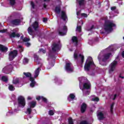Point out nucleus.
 I'll return each mask as SVG.
<instances>
[{"mask_svg": "<svg viewBox=\"0 0 124 124\" xmlns=\"http://www.w3.org/2000/svg\"><path fill=\"white\" fill-rule=\"evenodd\" d=\"M21 79L20 78L14 77L13 79V84L17 85V84H19L21 82Z\"/></svg>", "mask_w": 124, "mask_h": 124, "instance_id": "ddd939ff", "label": "nucleus"}, {"mask_svg": "<svg viewBox=\"0 0 124 124\" xmlns=\"http://www.w3.org/2000/svg\"><path fill=\"white\" fill-rule=\"evenodd\" d=\"M67 32V28H66V26H64L59 30V33L60 35L63 36V35H65V34H66Z\"/></svg>", "mask_w": 124, "mask_h": 124, "instance_id": "9d476101", "label": "nucleus"}, {"mask_svg": "<svg viewBox=\"0 0 124 124\" xmlns=\"http://www.w3.org/2000/svg\"><path fill=\"white\" fill-rule=\"evenodd\" d=\"M23 74L26 76V77H31V74L30 73H23Z\"/></svg>", "mask_w": 124, "mask_h": 124, "instance_id": "72a5a7b5", "label": "nucleus"}, {"mask_svg": "<svg viewBox=\"0 0 124 124\" xmlns=\"http://www.w3.org/2000/svg\"><path fill=\"white\" fill-rule=\"evenodd\" d=\"M55 11L56 13H58V14L60 13V12L61 11V8H60V6L56 7L55 8Z\"/></svg>", "mask_w": 124, "mask_h": 124, "instance_id": "2f4dec72", "label": "nucleus"}, {"mask_svg": "<svg viewBox=\"0 0 124 124\" xmlns=\"http://www.w3.org/2000/svg\"><path fill=\"white\" fill-rule=\"evenodd\" d=\"M116 9V7H112L111 8V10L113 11L115 10Z\"/></svg>", "mask_w": 124, "mask_h": 124, "instance_id": "13d9d810", "label": "nucleus"}, {"mask_svg": "<svg viewBox=\"0 0 124 124\" xmlns=\"http://www.w3.org/2000/svg\"><path fill=\"white\" fill-rule=\"evenodd\" d=\"M77 2H78L80 6H82V5H84L86 3V1H85V0H77Z\"/></svg>", "mask_w": 124, "mask_h": 124, "instance_id": "412c9836", "label": "nucleus"}, {"mask_svg": "<svg viewBox=\"0 0 124 124\" xmlns=\"http://www.w3.org/2000/svg\"><path fill=\"white\" fill-rule=\"evenodd\" d=\"M120 78H122V79H124V77H122L121 76H119Z\"/></svg>", "mask_w": 124, "mask_h": 124, "instance_id": "680f3d73", "label": "nucleus"}, {"mask_svg": "<svg viewBox=\"0 0 124 124\" xmlns=\"http://www.w3.org/2000/svg\"><path fill=\"white\" fill-rule=\"evenodd\" d=\"M81 25H83V21L81 20L80 21L78 22V27L77 28V31H78L79 32L81 31V26H80V24H81Z\"/></svg>", "mask_w": 124, "mask_h": 124, "instance_id": "6ab92c4d", "label": "nucleus"}, {"mask_svg": "<svg viewBox=\"0 0 124 124\" xmlns=\"http://www.w3.org/2000/svg\"><path fill=\"white\" fill-rule=\"evenodd\" d=\"M84 80H85V78H83V77H81V78H79V83L81 84V82H82V81H84ZM79 84V86L81 85V84ZM80 88L81 89H82L81 88V86H80Z\"/></svg>", "mask_w": 124, "mask_h": 124, "instance_id": "c9c22d12", "label": "nucleus"}, {"mask_svg": "<svg viewBox=\"0 0 124 124\" xmlns=\"http://www.w3.org/2000/svg\"><path fill=\"white\" fill-rule=\"evenodd\" d=\"M115 104L113 103L111 105H110V112H113V108L114 107V105Z\"/></svg>", "mask_w": 124, "mask_h": 124, "instance_id": "79ce46f5", "label": "nucleus"}, {"mask_svg": "<svg viewBox=\"0 0 124 124\" xmlns=\"http://www.w3.org/2000/svg\"><path fill=\"white\" fill-rule=\"evenodd\" d=\"M93 101H98L99 100V99L98 97H95L94 98H92Z\"/></svg>", "mask_w": 124, "mask_h": 124, "instance_id": "ea45409f", "label": "nucleus"}, {"mask_svg": "<svg viewBox=\"0 0 124 124\" xmlns=\"http://www.w3.org/2000/svg\"><path fill=\"white\" fill-rule=\"evenodd\" d=\"M37 100H40V99H42L44 102H47V99L46 98H44L43 96H38L36 97Z\"/></svg>", "mask_w": 124, "mask_h": 124, "instance_id": "b1692460", "label": "nucleus"}, {"mask_svg": "<svg viewBox=\"0 0 124 124\" xmlns=\"http://www.w3.org/2000/svg\"><path fill=\"white\" fill-rule=\"evenodd\" d=\"M30 81L31 82L30 83V86L31 88H33V87L35 86V84H36V83L35 82V81H34V79H33L32 78H30Z\"/></svg>", "mask_w": 124, "mask_h": 124, "instance_id": "f3484780", "label": "nucleus"}, {"mask_svg": "<svg viewBox=\"0 0 124 124\" xmlns=\"http://www.w3.org/2000/svg\"><path fill=\"white\" fill-rule=\"evenodd\" d=\"M18 104L19 107H25L26 100L23 96H19L18 98Z\"/></svg>", "mask_w": 124, "mask_h": 124, "instance_id": "20e7f679", "label": "nucleus"}, {"mask_svg": "<svg viewBox=\"0 0 124 124\" xmlns=\"http://www.w3.org/2000/svg\"><path fill=\"white\" fill-rule=\"evenodd\" d=\"M123 58H124V51H123L122 53Z\"/></svg>", "mask_w": 124, "mask_h": 124, "instance_id": "bf43d9fd", "label": "nucleus"}, {"mask_svg": "<svg viewBox=\"0 0 124 124\" xmlns=\"http://www.w3.org/2000/svg\"><path fill=\"white\" fill-rule=\"evenodd\" d=\"M113 27H116V24L113 21H108L106 22L104 26L106 31H112Z\"/></svg>", "mask_w": 124, "mask_h": 124, "instance_id": "f03ea898", "label": "nucleus"}, {"mask_svg": "<svg viewBox=\"0 0 124 124\" xmlns=\"http://www.w3.org/2000/svg\"><path fill=\"white\" fill-rule=\"evenodd\" d=\"M8 1L12 6L14 5L16 3L15 0H8Z\"/></svg>", "mask_w": 124, "mask_h": 124, "instance_id": "7c9ffc66", "label": "nucleus"}, {"mask_svg": "<svg viewBox=\"0 0 124 124\" xmlns=\"http://www.w3.org/2000/svg\"><path fill=\"white\" fill-rule=\"evenodd\" d=\"M91 88V83L90 82L84 83L83 85V89H90Z\"/></svg>", "mask_w": 124, "mask_h": 124, "instance_id": "aec40b11", "label": "nucleus"}, {"mask_svg": "<svg viewBox=\"0 0 124 124\" xmlns=\"http://www.w3.org/2000/svg\"><path fill=\"white\" fill-rule=\"evenodd\" d=\"M8 89L9 91H15V87L13 86L12 85H9Z\"/></svg>", "mask_w": 124, "mask_h": 124, "instance_id": "c756f323", "label": "nucleus"}, {"mask_svg": "<svg viewBox=\"0 0 124 124\" xmlns=\"http://www.w3.org/2000/svg\"><path fill=\"white\" fill-rule=\"evenodd\" d=\"M87 108V105L85 103H83L81 107V113H84L86 111V109Z\"/></svg>", "mask_w": 124, "mask_h": 124, "instance_id": "a211bd4d", "label": "nucleus"}, {"mask_svg": "<svg viewBox=\"0 0 124 124\" xmlns=\"http://www.w3.org/2000/svg\"><path fill=\"white\" fill-rule=\"evenodd\" d=\"M39 52L40 53H43V54H45V53H46V51L43 49H40Z\"/></svg>", "mask_w": 124, "mask_h": 124, "instance_id": "a19ab883", "label": "nucleus"}, {"mask_svg": "<svg viewBox=\"0 0 124 124\" xmlns=\"http://www.w3.org/2000/svg\"><path fill=\"white\" fill-rule=\"evenodd\" d=\"M116 65H117V62L116 61H114L109 65V73H112V72L115 70V68H116Z\"/></svg>", "mask_w": 124, "mask_h": 124, "instance_id": "9b49d317", "label": "nucleus"}, {"mask_svg": "<svg viewBox=\"0 0 124 124\" xmlns=\"http://www.w3.org/2000/svg\"><path fill=\"white\" fill-rule=\"evenodd\" d=\"M21 21L20 20V19H16L12 21V24H13V25H19V24H20Z\"/></svg>", "mask_w": 124, "mask_h": 124, "instance_id": "393cba45", "label": "nucleus"}, {"mask_svg": "<svg viewBox=\"0 0 124 124\" xmlns=\"http://www.w3.org/2000/svg\"><path fill=\"white\" fill-rule=\"evenodd\" d=\"M6 31V30H0V32H2V33L3 32H5Z\"/></svg>", "mask_w": 124, "mask_h": 124, "instance_id": "3c124183", "label": "nucleus"}, {"mask_svg": "<svg viewBox=\"0 0 124 124\" xmlns=\"http://www.w3.org/2000/svg\"><path fill=\"white\" fill-rule=\"evenodd\" d=\"M15 112H17V110L16 109L15 110Z\"/></svg>", "mask_w": 124, "mask_h": 124, "instance_id": "774afa93", "label": "nucleus"}, {"mask_svg": "<svg viewBox=\"0 0 124 124\" xmlns=\"http://www.w3.org/2000/svg\"><path fill=\"white\" fill-rule=\"evenodd\" d=\"M83 93L84 95H87L90 93V91H88L87 89H84Z\"/></svg>", "mask_w": 124, "mask_h": 124, "instance_id": "c85d7f7f", "label": "nucleus"}, {"mask_svg": "<svg viewBox=\"0 0 124 124\" xmlns=\"http://www.w3.org/2000/svg\"><path fill=\"white\" fill-rule=\"evenodd\" d=\"M28 99H29V100L31 99V97L29 96V97H28Z\"/></svg>", "mask_w": 124, "mask_h": 124, "instance_id": "052dcab7", "label": "nucleus"}, {"mask_svg": "<svg viewBox=\"0 0 124 124\" xmlns=\"http://www.w3.org/2000/svg\"><path fill=\"white\" fill-rule=\"evenodd\" d=\"M36 104V102L33 101L29 103V105L31 108H33Z\"/></svg>", "mask_w": 124, "mask_h": 124, "instance_id": "a878e982", "label": "nucleus"}, {"mask_svg": "<svg viewBox=\"0 0 124 124\" xmlns=\"http://www.w3.org/2000/svg\"><path fill=\"white\" fill-rule=\"evenodd\" d=\"M23 63H24V64H26V63H28V62H29V59L27 58H24L23 59Z\"/></svg>", "mask_w": 124, "mask_h": 124, "instance_id": "e433bc0d", "label": "nucleus"}, {"mask_svg": "<svg viewBox=\"0 0 124 124\" xmlns=\"http://www.w3.org/2000/svg\"><path fill=\"white\" fill-rule=\"evenodd\" d=\"M28 31L29 34H31V35L32 34V29H31V27H30L28 28Z\"/></svg>", "mask_w": 124, "mask_h": 124, "instance_id": "473e14b6", "label": "nucleus"}, {"mask_svg": "<svg viewBox=\"0 0 124 124\" xmlns=\"http://www.w3.org/2000/svg\"><path fill=\"white\" fill-rule=\"evenodd\" d=\"M110 54H105L103 53H100L98 56V60H99V63L101 65H107L108 63V59L110 58Z\"/></svg>", "mask_w": 124, "mask_h": 124, "instance_id": "f257e3e1", "label": "nucleus"}, {"mask_svg": "<svg viewBox=\"0 0 124 124\" xmlns=\"http://www.w3.org/2000/svg\"><path fill=\"white\" fill-rule=\"evenodd\" d=\"M14 98H15V95H13Z\"/></svg>", "mask_w": 124, "mask_h": 124, "instance_id": "69168bd1", "label": "nucleus"}, {"mask_svg": "<svg viewBox=\"0 0 124 124\" xmlns=\"http://www.w3.org/2000/svg\"><path fill=\"white\" fill-rule=\"evenodd\" d=\"M25 45L27 46V47H29V46H31V43H26Z\"/></svg>", "mask_w": 124, "mask_h": 124, "instance_id": "6e6d98bb", "label": "nucleus"}, {"mask_svg": "<svg viewBox=\"0 0 124 124\" xmlns=\"http://www.w3.org/2000/svg\"><path fill=\"white\" fill-rule=\"evenodd\" d=\"M82 17H84V18H87L88 17V15L87 14L83 13L81 14Z\"/></svg>", "mask_w": 124, "mask_h": 124, "instance_id": "c03bdc74", "label": "nucleus"}, {"mask_svg": "<svg viewBox=\"0 0 124 124\" xmlns=\"http://www.w3.org/2000/svg\"><path fill=\"white\" fill-rule=\"evenodd\" d=\"M72 41L74 44L76 45L78 43V41L77 40V37L74 36L72 38Z\"/></svg>", "mask_w": 124, "mask_h": 124, "instance_id": "cd10ccee", "label": "nucleus"}, {"mask_svg": "<svg viewBox=\"0 0 124 124\" xmlns=\"http://www.w3.org/2000/svg\"><path fill=\"white\" fill-rule=\"evenodd\" d=\"M32 27L35 31H37V29H38V28H39V25L38 24V22H37L36 21L34 22L33 23V24L32 25Z\"/></svg>", "mask_w": 124, "mask_h": 124, "instance_id": "dca6fc26", "label": "nucleus"}, {"mask_svg": "<svg viewBox=\"0 0 124 124\" xmlns=\"http://www.w3.org/2000/svg\"><path fill=\"white\" fill-rule=\"evenodd\" d=\"M34 61H37V60H38V56H37V55H34Z\"/></svg>", "mask_w": 124, "mask_h": 124, "instance_id": "09e8293b", "label": "nucleus"}, {"mask_svg": "<svg viewBox=\"0 0 124 124\" xmlns=\"http://www.w3.org/2000/svg\"><path fill=\"white\" fill-rule=\"evenodd\" d=\"M94 27L93 26V25H92L91 26V28L90 29L88 30V31H92V30H93V29H94Z\"/></svg>", "mask_w": 124, "mask_h": 124, "instance_id": "4d7b16f0", "label": "nucleus"}, {"mask_svg": "<svg viewBox=\"0 0 124 124\" xmlns=\"http://www.w3.org/2000/svg\"><path fill=\"white\" fill-rule=\"evenodd\" d=\"M97 117L98 120H103V119H105V112L103 111H98L97 112Z\"/></svg>", "mask_w": 124, "mask_h": 124, "instance_id": "f8f14e48", "label": "nucleus"}, {"mask_svg": "<svg viewBox=\"0 0 124 124\" xmlns=\"http://www.w3.org/2000/svg\"><path fill=\"white\" fill-rule=\"evenodd\" d=\"M74 98H75V95H74V94H70L68 97V100H69V101H72V100H73Z\"/></svg>", "mask_w": 124, "mask_h": 124, "instance_id": "4be33fe9", "label": "nucleus"}, {"mask_svg": "<svg viewBox=\"0 0 124 124\" xmlns=\"http://www.w3.org/2000/svg\"><path fill=\"white\" fill-rule=\"evenodd\" d=\"M54 66V64L51 65V67Z\"/></svg>", "mask_w": 124, "mask_h": 124, "instance_id": "338daca9", "label": "nucleus"}, {"mask_svg": "<svg viewBox=\"0 0 124 124\" xmlns=\"http://www.w3.org/2000/svg\"><path fill=\"white\" fill-rule=\"evenodd\" d=\"M8 80V78L7 77L3 76L2 77V80L4 81V82H7Z\"/></svg>", "mask_w": 124, "mask_h": 124, "instance_id": "f704fd0d", "label": "nucleus"}, {"mask_svg": "<svg viewBox=\"0 0 124 124\" xmlns=\"http://www.w3.org/2000/svg\"><path fill=\"white\" fill-rule=\"evenodd\" d=\"M112 97H113V100H115V99H116V97H117V94H114L113 96H112Z\"/></svg>", "mask_w": 124, "mask_h": 124, "instance_id": "603ef678", "label": "nucleus"}, {"mask_svg": "<svg viewBox=\"0 0 124 124\" xmlns=\"http://www.w3.org/2000/svg\"><path fill=\"white\" fill-rule=\"evenodd\" d=\"M80 124H88V123L86 121H82L81 122Z\"/></svg>", "mask_w": 124, "mask_h": 124, "instance_id": "864d4df0", "label": "nucleus"}, {"mask_svg": "<svg viewBox=\"0 0 124 124\" xmlns=\"http://www.w3.org/2000/svg\"><path fill=\"white\" fill-rule=\"evenodd\" d=\"M13 68V66H12V65L10 64L5 67L2 69V72H3V73H5L6 74H7L9 73V72H10L11 71V69H12Z\"/></svg>", "mask_w": 124, "mask_h": 124, "instance_id": "0eeeda50", "label": "nucleus"}, {"mask_svg": "<svg viewBox=\"0 0 124 124\" xmlns=\"http://www.w3.org/2000/svg\"><path fill=\"white\" fill-rule=\"evenodd\" d=\"M45 0V1H49V0Z\"/></svg>", "mask_w": 124, "mask_h": 124, "instance_id": "e2e57ef3", "label": "nucleus"}, {"mask_svg": "<svg viewBox=\"0 0 124 124\" xmlns=\"http://www.w3.org/2000/svg\"><path fill=\"white\" fill-rule=\"evenodd\" d=\"M40 67H38L34 72V78H36L39 75V72H40Z\"/></svg>", "mask_w": 124, "mask_h": 124, "instance_id": "4468645a", "label": "nucleus"}, {"mask_svg": "<svg viewBox=\"0 0 124 124\" xmlns=\"http://www.w3.org/2000/svg\"><path fill=\"white\" fill-rule=\"evenodd\" d=\"M10 37H15V36H17V37H19L20 36V34H16L15 32H13L11 33V34H10Z\"/></svg>", "mask_w": 124, "mask_h": 124, "instance_id": "bb28decb", "label": "nucleus"}, {"mask_svg": "<svg viewBox=\"0 0 124 124\" xmlns=\"http://www.w3.org/2000/svg\"><path fill=\"white\" fill-rule=\"evenodd\" d=\"M48 114L50 116H53V115H54V111L52 110H49Z\"/></svg>", "mask_w": 124, "mask_h": 124, "instance_id": "37998d69", "label": "nucleus"}, {"mask_svg": "<svg viewBox=\"0 0 124 124\" xmlns=\"http://www.w3.org/2000/svg\"><path fill=\"white\" fill-rule=\"evenodd\" d=\"M93 65H94V64L93 63V58L89 57L86 60L84 66V69L86 71H89L91 67H92V66H93Z\"/></svg>", "mask_w": 124, "mask_h": 124, "instance_id": "7ed1b4c3", "label": "nucleus"}, {"mask_svg": "<svg viewBox=\"0 0 124 124\" xmlns=\"http://www.w3.org/2000/svg\"><path fill=\"white\" fill-rule=\"evenodd\" d=\"M18 51L16 50H14L13 51H11L9 54V59L10 61H13L15 58L17 56Z\"/></svg>", "mask_w": 124, "mask_h": 124, "instance_id": "39448f33", "label": "nucleus"}, {"mask_svg": "<svg viewBox=\"0 0 124 124\" xmlns=\"http://www.w3.org/2000/svg\"><path fill=\"white\" fill-rule=\"evenodd\" d=\"M65 69L66 71L69 73L73 71V67H72V64L70 62H68L66 63Z\"/></svg>", "mask_w": 124, "mask_h": 124, "instance_id": "6e6552de", "label": "nucleus"}, {"mask_svg": "<svg viewBox=\"0 0 124 124\" xmlns=\"http://www.w3.org/2000/svg\"><path fill=\"white\" fill-rule=\"evenodd\" d=\"M7 47H5L4 46L0 45V51H1L2 52H4V51H7Z\"/></svg>", "mask_w": 124, "mask_h": 124, "instance_id": "5701e85b", "label": "nucleus"}, {"mask_svg": "<svg viewBox=\"0 0 124 124\" xmlns=\"http://www.w3.org/2000/svg\"><path fill=\"white\" fill-rule=\"evenodd\" d=\"M61 47V46L60 44H53L52 46L53 52H58V51H60Z\"/></svg>", "mask_w": 124, "mask_h": 124, "instance_id": "1a4fd4ad", "label": "nucleus"}, {"mask_svg": "<svg viewBox=\"0 0 124 124\" xmlns=\"http://www.w3.org/2000/svg\"><path fill=\"white\" fill-rule=\"evenodd\" d=\"M74 58L75 60H81L82 62H83V61L84 60V55L82 54H79L78 55V52L77 51H75L74 54Z\"/></svg>", "mask_w": 124, "mask_h": 124, "instance_id": "423d86ee", "label": "nucleus"}, {"mask_svg": "<svg viewBox=\"0 0 124 124\" xmlns=\"http://www.w3.org/2000/svg\"><path fill=\"white\" fill-rule=\"evenodd\" d=\"M18 48H19L20 49V51L21 52H23V48L22 47V46H19Z\"/></svg>", "mask_w": 124, "mask_h": 124, "instance_id": "de8ad7c7", "label": "nucleus"}, {"mask_svg": "<svg viewBox=\"0 0 124 124\" xmlns=\"http://www.w3.org/2000/svg\"><path fill=\"white\" fill-rule=\"evenodd\" d=\"M27 112H28L29 114H31V108H28Z\"/></svg>", "mask_w": 124, "mask_h": 124, "instance_id": "49530a36", "label": "nucleus"}, {"mask_svg": "<svg viewBox=\"0 0 124 124\" xmlns=\"http://www.w3.org/2000/svg\"><path fill=\"white\" fill-rule=\"evenodd\" d=\"M61 18L63 20V21H66L67 20V16L65 14V12L62 11L61 12Z\"/></svg>", "mask_w": 124, "mask_h": 124, "instance_id": "2eb2a0df", "label": "nucleus"}, {"mask_svg": "<svg viewBox=\"0 0 124 124\" xmlns=\"http://www.w3.org/2000/svg\"><path fill=\"white\" fill-rule=\"evenodd\" d=\"M31 5L32 8H34V3L33 2H31Z\"/></svg>", "mask_w": 124, "mask_h": 124, "instance_id": "5fc2aeb1", "label": "nucleus"}, {"mask_svg": "<svg viewBox=\"0 0 124 124\" xmlns=\"http://www.w3.org/2000/svg\"><path fill=\"white\" fill-rule=\"evenodd\" d=\"M23 38H24V37H23V36L21 37V39H23Z\"/></svg>", "mask_w": 124, "mask_h": 124, "instance_id": "0e129e2a", "label": "nucleus"}, {"mask_svg": "<svg viewBox=\"0 0 124 124\" xmlns=\"http://www.w3.org/2000/svg\"><path fill=\"white\" fill-rule=\"evenodd\" d=\"M30 38H27V37H25L23 39V41L24 42H28V41H30Z\"/></svg>", "mask_w": 124, "mask_h": 124, "instance_id": "4c0bfd02", "label": "nucleus"}, {"mask_svg": "<svg viewBox=\"0 0 124 124\" xmlns=\"http://www.w3.org/2000/svg\"><path fill=\"white\" fill-rule=\"evenodd\" d=\"M47 21H48L47 18H43V22H44V23H46V22H47Z\"/></svg>", "mask_w": 124, "mask_h": 124, "instance_id": "8fccbe9b", "label": "nucleus"}, {"mask_svg": "<svg viewBox=\"0 0 124 124\" xmlns=\"http://www.w3.org/2000/svg\"><path fill=\"white\" fill-rule=\"evenodd\" d=\"M80 12H81L79 11V10H78V8L77 9V15H78H78H80Z\"/></svg>", "mask_w": 124, "mask_h": 124, "instance_id": "a18cd8bd", "label": "nucleus"}, {"mask_svg": "<svg viewBox=\"0 0 124 124\" xmlns=\"http://www.w3.org/2000/svg\"><path fill=\"white\" fill-rule=\"evenodd\" d=\"M69 121V124H73V120H72V118H70L68 119Z\"/></svg>", "mask_w": 124, "mask_h": 124, "instance_id": "58836bf2", "label": "nucleus"}]
</instances>
